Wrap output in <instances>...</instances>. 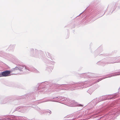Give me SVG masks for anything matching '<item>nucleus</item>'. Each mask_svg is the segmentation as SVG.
<instances>
[{
	"instance_id": "nucleus-1",
	"label": "nucleus",
	"mask_w": 120,
	"mask_h": 120,
	"mask_svg": "<svg viewBox=\"0 0 120 120\" xmlns=\"http://www.w3.org/2000/svg\"><path fill=\"white\" fill-rule=\"evenodd\" d=\"M82 85L80 83H76L74 84L70 85H66V84H62L61 85H63L64 87H67L68 88H69L70 90H72L77 89L78 86H80Z\"/></svg>"
},
{
	"instance_id": "nucleus-2",
	"label": "nucleus",
	"mask_w": 120,
	"mask_h": 120,
	"mask_svg": "<svg viewBox=\"0 0 120 120\" xmlns=\"http://www.w3.org/2000/svg\"><path fill=\"white\" fill-rule=\"evenodd\" d=\"M57 98V99L56 100H48L46 101H39V102L38 103H41L43 102H45L46 101H56V102H58L59 101H62L64 100V99H65L64 97H63L60 96L58 97H56L53 98L52 99H56Z\"/></svg>"
},
{
	"instance_id": "nucleus-3",
	"label": "nucleus",
	"mask_w": 120,
	"mask_h": 120,
	"mask_svg": "<svg viewBox=\"0 0 120 120\" xmlns=\"http://www.w3.org/2000/svg\"><path fill=\"white\" fill-rule=\"evenodd\" d=\"M69 103H68V106L71 107H74L79 105V106H83L81 104H79L78 103L75 102L74 100H70Z\"/></svg>"
},
{
	"instance_id": "nucleus-4",
	"label": "nucleus",
	"mask_w": 120,
	"mask_h": 120,
	"mask_svg": "<svg viewBox=\"0 0 120 120\" xmlns=\"http://www.w3.org/2000/svg\"><path fill=\"white\" fill-rule=\"evenodd\" d=\"M103 97H101L99 98H96L94 99L91 102V103L93 104V105H94V106L98 103L101 101L103 100L102 99Z\"/></svg>"
},
{
	"instance_id": "nucleus-5",
	"label": "nucleus",
	"mask_w": 120,
	"mask_h": 120,
	"mask_svg": "<svg viewBox=\"0 0 120 120\" xmlns=\"http://www.w3.org/2000/svg\"><path fill=\"white\" fill-rule=\"evenodd\" d=\"M115 58H114L112 59H110L106 62L105 63V64H112L120 62V60H114Z\"/></svg>"
},
{
	"instance_id": "nucleus-6",
	"label": "nucleus",
	"mask_w": 120,
	"mask_h": 120,
	"mask_svg": "<svg viewBox=\"0 0 120 120\" xmlns=\"http://www.w3.org/2000/svg\"><path fill=\"white\" fill-rule=\"evenodd\" d=\"M15 68H16V69L17 68H18V69H19L20 71H22L25 70H29L28 67L25 66H23V65H20L18 67L16 68V67Z\"/></svg>"
},
{
	"instance_id": "nucleus-7",
	"label": "nucleus",
	"mask_w": 120,
	"mask_h": 120,
	"mask_svg": "<svg viewBox=\"0 0 120 120\" xmlns=\"http://www.w3.org/2000/svg\"><path fill=\"white\" fill-rule=\"evenodd\" d=\"M3 76H9V75L10 73V72L9 71H6L2 72Z\"/></svg>"
},
{
	"instance_id": "nucleus-8",
	"label": "nucleus",
	"mask_w": 120,
	"mask_h": 120,
	"mask_svg": "<svg viewBox=\"0 0 120 120\" xmlns=\"http://www.w3.org/2000/svg\"><path fill=\"white\" fill-rule=\"evenodd\" d=\"M120 72H117L115 73H112L110 74L109 75V77H111L112 76H114L117 75H120V73H119Z\"/></svg>"
},
{
	"instance_id": "nucleus-9",
	"label": "nucleus",
	"mask_w": 120,
	"mask_h": 120,
	"mask_svg": "<svg viewBox=\"0 0 120 120\" xmlns=\"http://www.w3.org/2000/svg\"><path fill=\"white\" fill-rule=\"evenodd\" d=\"M70 99L68 98H66L64 100L65 103L68 106V103H69L70 101Z\"/></svg>"
},
{
	"instance_id": "nucleus-10",
	"label": "nucleus",
	"mask_w": 120,
	"mask_h": 120,
	"mask_svg": "<svg viewBox=\"0 0 120 120\" xmlns=\"http://www.w3.org/2000/svg\"><path fill=\"white\" fill-rule=\"evenodd\" d=\"M93 90L92 89V88H90L87 90V92L90 94L92 93V92H93Z\"/></svg>"
},
{
	"instance_id": "nucleus-11",
	"label": "nucleus",
	"mask_w": 120,
	"mask_h": 120,
	"mask_svg": "<svg viewBox=\"0 0 120 120\" xmlns=\"http://www.w3.org/2000/svg\"><path fill=\"white\" fill-rule=\"evenodd\" d=\"M33 71L37 73H38L39 72V71L37 70L36 69L34 68L33 69Z\"/></svg>"
},
{
	"instance_id": "nucleus-12",
	"label": "nucleus",
	"mask_w": 120,
	"mask_h": 120,
	"mask_svg": "<svg viewBox=\"0 0 120 120\" xmlns=\"http://www.w3.org/2000/svg\"><path fill=\"white\" fill-rule=\"evenodd\" d=\"M46 112L47 113H49V114H51L52 113L51 111L49 110H47Z\"/></svg>"
},
{
	"instance_id": "nucleus-13",
	"label": "nucleus",
	"mask_w": 120,
	"mask_h": 120,
	"mask_svg": "<svg viewBox=\"0 0 120 120\" xmlns=\"http://www.w3.org/2000/svg\"><path fill=\"white\" fill-rule=\"evenodd\" d=\"M103 79H104V78H101V79H99L98 80V81L97 82H99V81L101 80H102Z\"/></svg>"
},
{
	"instance_id": "nucleus-14",
	"label": "nucleus",
	"mask_w": 120,
	"mask_h": 120,
	"mask_svg": "<svg viewBox=\"0 0 120 120\" xmlns=\"http://www.w3.org/2000/svg\"><path fill=\"white\" fill-rule=\"evenodd\" d=\"M2 75V72L0 73V77H2L3 76V75Z\"/></svg>"
},
{
	"instance_id": "nucleus-15",
	"label": "nucleus",
	"mask_w": 120,
	"mask_h": 120,
	"mask_svg": "<svg viewBox=\"0 0 120 120\" xmlns=\"http://www.w3.org/2000/svg\"><path fill=\"white\" fill-rule=\"evenodd\" d=\"M80 84H81L82 85H81L80 86H78V87H80V86H83V84L82 83H80ZM78 87H77V88H78ZM78 89H79V88H78Z\"/></svg>"
},
{
	"instance_id": "nucleus-16",
	"label": "nucleus",
	"mask_w": 120,
	"mask_h": 120,
	"mask_svg": "<svg viewBox=\"0 0 120 120\" xmlns=\"http://www.w3.org/2000/svg\"><path fill=\"white\" fill-rule=\"evenodd\" d=\"M12 47V46H10L9 47V49H10V48H11Z\"/></svg>"
},
{
	"instance_id": "nucleus-17",
	"label": "nucleus",
	"mask_w": 120,
	"mask_h": 120,
	"mask_svg": "<svg viewBox=\"0 0 120 120\" xmlns=\"http://www.w3.org/2000/svg\"><path fill=\"white\" fill-rule=\"evenodd\" d=\"M48 53V54H49V56L48 57H50V55H49V53Z\"/></svg>"
},
{
	"instance_id": "nucleus-18",
	"label": "nucleus",
	"mask_w": 120,
	"mask_h": 120,
	"mask_svg": "<svg viewBox=\"0 0 120 120\" xmlns=\"http://www.w3.org/2000/svg\"><path fill=\"white\" fill-rule=\"evenodd\" d=\"M34 57H38V56H36V55H34Z\"/></svg>"
},
{
	"instance_id": "nucleus-19",
	"label": "nucleus",
	"mask_w": 120,
	"mask_h": 120,
	"mask_svg": "<svg viewBox=\"0 0 120 120\" xmlns=\"http://www.w3.org/2000/svg\"><path fill=\"white\" fill-rule=\"evenodd\" d=\"M32 51H34V50L33 49V50Z\"/></svg>"
},
{
	"instance_id": "nucleus-20",
	"label": "nucleus",
	"mask_w": 120,
	"mask_h": 120,
	"mask_svg": "<svg viewBox=\"0 0 120 120\" xmlns=\"http://www.w3.org/2000/svg\"><path fill=\"white\" fill-rule=\"evenodd\" d=\"M41 91V90H40V91Z\"/></svg>"
},
{
	"instance_id": "nucleus-21",
	"label": "nucleus",
	"mask_w": 120,
	"mask_h": 120,
	"mask_svg": "<svg viewBox=\"0 0 120 120\" xmlns=\"http://www.w3.org/2000/svg\"><path fill=\"white\" fill-rule=\"evenodd\" d=\"M43 90H45V89H43Z\"/></svg>"
}]
</instances>
